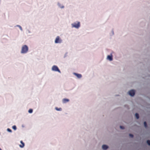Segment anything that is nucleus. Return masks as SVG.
<instances>
[{"label": "nucleus", "instance_id": "obj_11", "mask_svg": "<svg viewBox=\"0 0 150 150\" xmlns=\"http://www.w3.org/2000/svg\"><path fill=\"white\" fill-rule=\"evenodd\" d=\"M135 116L137 119H138L139 118V115L137 113H136L135 114Z\"/></svg>", "mask_w": 150, "mask_h": 150}, {"label": "nucleus", "instance_id": "obj_4", "mask_svg": "<svg viewBox=\"0 0 150 150\" xmlns=\"http://www.w3.org/2000/svg\"><path fill=\"white\" fill-rule=\"evenodd\" d=\"M62 40L60 39L59 36H57L55 40V43H60L62 42Z\"/></svg>", "mask_w": 150, "mask_h": 150}, {"label": "nucleus", "instance_id": "obj_20", "mask_svg": "<svg viewBox=\"0 0 150 150\" xmlns=\"http://www.w3.org/2000/svg\"><path fill=\"white\" fill-rule=\"evenodd\" d=\"M120 128L121 129H124V127L123 126H120Z\"/></svg>", "mask_w": 150, "mask_h": 150}, {"label": "nucleus", "instance_id": "obj_19", "mask_svg": "<svg viewBox=\"0 0 150 150\" xmlns=\"http://www.w3.org/2000/svg\"><path fill=\"white\" fill-rule=\"evenodd\" d=\"M129 136L131 137H133V135L132 134H129Z\"/></svg>", "mask_w": 150, "mask_h": 150}, {"label": "nucleus", "instance_id": "obj_7", "mask_svg": "<svg viewBox=\"0 0 150 150\" xmlns=\"http://www.w3.org/2000/svg\"><path fill=\"white\" fill-rule=\"evenodd\" d=\"M69 101V99L66 98H64L62 100V102L63 103H66Z\"/></svg>", "mask_w": 150, "mask_h": 150}, {"label": "nucleus", "instance_id": "obj_9", "mask_svg": "<svg viewBox=\"0 0 150 150\" xmlns=\"http://www.w3.org/2000/svg\"><path fill=\"white\" fill-rule=\"evenodd\" d=\"M21 143V144L19 146L21 148H23L24 146V143L22 141H21L20 142Z\"/></svg>", "mask_w": 150, "mask_h": 150}, {"label": "nucleus", "instance_id": "obj_18", "mask_svg": "<svg viewBox=\"0 0 150 150\" xmlns=\"http://www.w3.org/2000/svg\"><path fill=\"white\" fill-rule=\"evenodd\" d=\"M17 26L19 27L21 30H22V28L21 26H20L19 25H17Z\"/></svg>", "mask_w": 150, "mask_h": 150}, {"label": "nucleus", "instance_id": "obj_15", "mask_svg": "<svg viewBox=\"0 0 150 150\" xmlns=\"http://www.w3.org/2000/svg\"><path fill=\"white\" fill-rule=\"evenodd\" d=\"M33 110L32 109H30L28 110V112L29 113H31L33 112Z\"/></svg>", "mask_w": 150, "mask_h": 150}, {"label": "nucleus", "instance_id": "obj_6", "mask_svg": "<svg viewBox=\"0 0 150 150\" xmlns=\"http://www.w3.org/2000/svg\"><path fill=\"white\" fill-rule=\"evenodd\" d=\"M74 74L78 78H80L82 77V75L81 74H78L75 73H74Z\"/></svg>", "mask_w": 150, "mask_h": 150}, {"label": "nucleus", "instance_id": "obj_3", "mask_svg": "<svg viewBox=\"0 0 150 150\" xmlns=\"http://www.w3.org/2000/svg\"><path fill=\"white\" fill-rule=\"evenodd\" d=\"M52 70L53 71H58L59 73H61V71L58 67L56 65H54L52 66Z\"/></svg>", "mask_w": 150, "mask_h": 150}, {"label": "nucleus", "instance_id": "obj_13", "mask_svg": "<svg viewBox=\"0 0 150 150\" xmlns=\"http://www.w3.org/2000/svg\"><path fill=\"white\" fill-rule=\"evenodd\" d=\"M144 127L146 128L147 127V123L146 122H144Z\"/></svg>", "mask_w": 150, "mask_h": 150}, {"label": "nucleus", "instance_id": "obj_10", "mask_svg": "<svg viewBox=\"0 0 150 150\" xmlns=\"http://www.w3.org/2000/svg\"><path fill=\"white\" fill-rule=\"evenodd\" d=\"M108 59L110 61H112V56L108 55L107 56Z\"/></svg>", "mask_w": 150, "mask_h": 150}, {"label": "nucleus", "instance_id": "obj_1", "mask_svg": "<svg viewBox=\"0 0 150 150\" xmlns=\"http://www.w3.org/2000/svg\"><path fill=\"white\" fill-rule=\"evenodd\" d=\"M28 48L26 45H23L22 47L21 51V53L24 54L26 53L28 51Z\"/></svg>", "mask_w": 150, "mask_h": 150}, {"label": "nucleus", "instance_id": "obj_21", "mask_svg": "<svg viewBox=\"0 0 150 150\" xmlns=\"http://www.w3.org/2000/svg\"><path fill=\"white\" fill-rule=\"evenodd\" d=\"M64 7V6H62V7H61V8H63Z\"/></svg>", "mask_w": 150, "mask_h": 150}, {"label": "nucleus", "instance_id": "obj_2", "mask_svg": "<svg viewBox=\"0 0 150 150\" xmlns=\"http://www.w3.org/2000/svg\"><path fill=\"white\" fill-rule=\"evenodd\" d=\"M71 25L73 27L78 28L80 26V23L79 22H77L76 23H74L72 24Z\"/></svg>", "mask_w": 150, "mask_h": 150}, {"label": "nucleus", "instance_id": "obj_14", "mask_svg": "<svg viewBox=\"0 0 150 150\" xmlns=\"http://www.w3.org/2000/svg\"><path fill=\"white\" fill-rule=\"evenodd\" d=\"M12 128L14 130H16V125H13L12 127Z\"/></svg>", "mask_w": 150, "mask_h": 150}, {"label": "nucleus", "instance_id": "obj_22", "mask_svg": "<svg viewBox=\"0 0 150 150\" xmlns=\"http://www.w3.org/2000/svg\"><path fill=\"white\" fill-rule=\"evenodd\" d=\"M0 150H2L0 148Z\"/></svg>", "mask_w": 150, "mask_h": 150}, {"label": "nucleus", "instance_id": "obj_8", "mask_svg": "<svg viewBox=\"0 0 150 150\" xmlns=\"http://www.w3.org/2000/svg\"><path fill=\"white\" fill-rule=\"evenodd\" d=\"M108 148V146L105 145H103L102 146V148L103 150H106Z\"/></svg>", "mask_w": 150, "mask_h": 150}, {"label": "nucleus", "instance_id": "obj_16", "mask_svg": "<svg viewBox=\"0 0 150 150\" xmlns=\"http://www.w3.org/2000/svg\"><path fill=\"white\" fill-rule=\"evenodd\" d=\"M147 143L150 146V140H148L147 141Z\"/></svg>", "mask_w": 150, "mask_h": 150}, {"label": "nucleus", "instance_id": "obj_5", "mask_svg": "<svg viewBox=\"0 0 150 150\" xmlns=\"http://www.w3.org/2000/svg\"><path fill=\"white\" fill-rule=\"evenodd\" d=\"M129 94L131 96H133L135 94V91L134 90H132L129 91L128 92Z\"/></svg>", "mask_w": 150, "mask_h": 150}, {"label": "nucleus", "instance_id": "obj_12", "mask_svg": "<svg viewBox=\"0 0 150 150\" xmlns=\"http://www.w3.org/2000/svg\"><path fill=\"white\" fill-rule=\"evenodd\" d=\"M55 109L57 111H61L62 110V108H58L57 107L55 108Z\"/></svg>", "mask_w": 150, "mask_h": 150}, {"label": "nucleus", "instance_id": "obj_17", "mask_svg": "<svg viewBox=\"0 0 150 150\" xmlns=\"http://www.w3.org/2000/svg\"><path fill=\"white\" fill-rule=\"evenodd\" d=\"M7 130L9 132H12V130L10 129L9 128H8L7 129Z\"/></svg>", "mask_w": 150, "mask_h": 150}]
</instances>
